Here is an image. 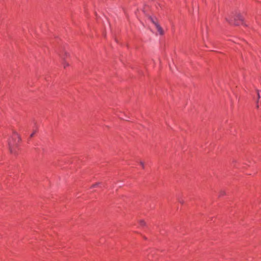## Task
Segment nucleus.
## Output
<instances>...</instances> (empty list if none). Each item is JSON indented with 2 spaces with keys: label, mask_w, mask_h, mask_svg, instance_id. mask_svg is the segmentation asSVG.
<instances>
[{
  "label": "nucleus",
  "mask_w": 261,
  "mask_h": 261,
  "mask_svg": "<svg viewBox=\"0 0 261 261\" xmlns=\"http://www.w3.org/2000/svg\"><path fill=\"white\" fill-rule=\"evenodd\" d=\"M149 19H150V21L155 26V27H156V28L157 29V31H158L159 34L160 35H163V33H164V32H163V30L162 28H161V27L158 24V23L156 21H155V20L153 18L150 17Z\"/></svg>",
  "instance_id": "f257e3e1"
},
{
  "label": "nucleus",
  "mask_w": 261,
  "mask_h": 261,
  "mask_svg": "<svg viewBox=\"0 0 261 261\" xmlns=\"http://www.w3.org/2000/svg\"><path fill=\"white\" fill-rule=\"evenodd\" d=\"M8 146H9V150L10 153H14L15 152H14V149H13V146L12 142L10 140H9L8 141Z\"/></svg>",
  "instance_id": "f03ea898"
},
{
  "label": "nucleus",
  "mask_w": 261,
  "mask_h": 261,
  "mask_svg": "<svg viewBox=\"0 0 261 261\" xmlns=\"http://www.w3.org/2000/svg\"><path fill=\"white\" fill-rule=\"evenodd\" d=\"M256 92H257V99L256 100V108L257 109L259 108V105H258V101H259V98H260V94H259V91L258 90H256Z\"/></svg>",
  "instance_id": "7ed1b4c3"
},
{
  "label": "nucleus",
  "mask_w": 261,
  "mask_h": 261,
  "mask_svg": "<svg viewBox=\"0 0 261 261\" xmlns=\"http://www.w3.org/2000/svg\"><path fill=\"white\" fill-rule=\"evenodd\" d=\"M237 19H239L241 21H243L242 17L240 13H237L236 15V16L234 17V20H236Z\"/></svg>",
  "instance_id": "20e7f679"
},
{
  "label": "nucleus",
  "mask_w": 261,
  "mask_h": 261,
  "mask_svg": "<svg viewBox=\"0 0 261 261\" xmlns=\"http://www.w3.org/2000/svg\"><path fill=\"white\" fill-rule=\"evenodd\" d=\"M139 163L140 165L141 166V167L143 168H144V167H145L144 163L143 161H139Z\"/></svg>",
  "instance_id": "39448f33"
},
{
  "label": "nucleus",
  "mask_w": 261,
  "mask_h": 261,
  "mask_svg": "<svg viewBox=\"0 0 261 261\" xmlns=\"http://www.w3.org/2000/svg\"><path fill=\"white\" fill-rule=\"evenodd\" d=\"M139 223L140 224V225L141 226H143V225H145V222L144 220H141L139 221Z\"/></svg>",
  "instance_id": "423d86ee"
},
{
  "label": "nucleus",
  "mask_w": 261,
  "mask_h": 261,
  "mask_svg": "<svg viewBox=\"0 0 261 261\" xmlns=\"http://www.w3.org/2000/svg\"><path fill=\"white\" fill-rule=\"evenodd\" d=\"M100 184L99 182L96 183L95 184H94L92 186L91 188H94L97 187Z\"/></svg>",
  "instance_id": "0eeeda50"
},
{
  "label": "nucleus",
  "mask_w": 261,
  "mask_h": 261,
  "mask_svg": "<svg viewBox=\"0 0 261 261\" xmlns=\"http://www.w3.org/2000/svg\"><path fill=\"white\" fill-rule=\"evenodd\" d=\"M64 67L65 68L66 66H69V64L66 63V62H65L64 63Z\"/></svg>",
  "instance_id": "6e6552de"
},
{
  "label": "nucleus",
  "mask_w": 261,
  "mask_h": 261,
  "mask_svg": "<svg viewBox=\"0 0 261 261\" xmlns=\"http://www.w3.org/2000/svg\"><path fill=\"white\" fill-rule=\"evenodd\" d=\"M14 134L15 135H16L17 137H18L19 140L20 139L19 136H18V135L16 132H14Z\"/></svg>",
  "instance_id": "1a4fd4ad"
},
{
  "label": "nucleus",
  "mask_w": 261,
  "mask_h": 261,
  "mask_svg": "<svg viewBox=\"0 0 261 261\" xmlns=\"http://www.w3.org/2000/svg\"><path fill=\"white\" fill-rule=\"evenodd\" d=\"M35 132H33V133L31 135L30 137H33L34 136V134H35Z\"/></svg>",
  "instance_id": "9d476101"
},
{
  "label": "nucleus",
  "mask_w": 261,
  "mask_h": 261,
  "mask_svg": "<svg viewBox=\"0 0 261 261\" xmlns=\"http://www.w3.org/2000/svg\"><path fill=\"white\" fill-rule=\"evenodd\" d=\"M226 20L229 22H230V21L229 20V19L227 18H226Z\"/></svg>",
  "instance_id": "9b49d317"
},
{
  "label": "nucleus",
  "mask_w": 261,
  "mask_h": 261,
  "mask_svg": "<svg viewBox=\"0 0 261 261\" xmlns=\"http://www.w3.org/2000/svg\"><path fill=\"white\" fill-rule=\"evenodd\" d=\"M65 55L66 56H68V53H66V52H65Z\"/></svg>",
  "instance_id": "f8f14e48"
},
{
  "label": "nucleus",
  "mask_w": 261,
  "mask_h": 261,
  "mask_svg": "<svg viewBox=\"0 0 261 261\" xmlns=\"http://www.w3.org/2000/svg\"><path fill=\"white\" fill-rule=\"evenodd\" d=\"M235 25H239V23L236 22V23H235Z\"/></svg>",
  "instance_id": "ddd939ff"
}]
</instances>
